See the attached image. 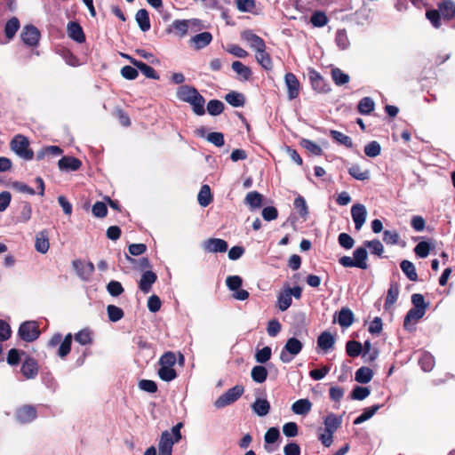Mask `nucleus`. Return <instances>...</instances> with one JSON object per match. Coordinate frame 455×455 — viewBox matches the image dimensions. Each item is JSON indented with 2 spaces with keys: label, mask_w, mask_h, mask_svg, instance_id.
<instances>
[{
  "label": "nucleus",
  "mask_w": 455,
  "mask_h": 455,
  "mask_svg": "<svg viewBox=\"0 0 455 455\" xmlns=\"http://www.w3.org/2000/svg\"><path fill=\"white\" fill-rule=\"evenodd\" d=\"M431 24L438 28L441 26L440 17L451 20L455 17V3L451 0H443L438 4V10H430L426 13Z\"/></svg>",
  "instance_id": "1"
},
{
  "label": "nucleus",
  "mask_w": 455,
  "mask_h": 455,
  "mask_svg": "<svg viewBox=\"0 0 455 455\" xmlns=\"http://www.w3.org/2000/svg\"><path fill=\"white\" fill-rule=\"evenodd\" d=\"M303 344L298 339H288L280 353L281 362L283 363H291L293 358L301 352Z\"/></svg>",
  "instance_id": "2"
},
{
  "label": "nucleus",
  "mask_w": 455,
  "mask_h": 455,
  "mask_svg": "<svg viewBox=\"0 0 455 455\" xmlns=\"http://www.w3.org/2000/svg\"><path fill=\"white\" fill-rule=\"evenodd\" d=\"M243 392L244 387L242 385H236L219 396L214 402V406L218 409H221L230 405L237 401L242 396Z\"/></svg>",
  "instance_id": "3"
},
{
  "label": "nucleus",
  "mask_w": 455,
  "mask_h": 455,
  "mask_svg": "<svg viewBox=\"0 0 455 455\" xmlns=\"http://www.w3.org/2000/svg\"><path fill=\"white\" fill-rule=\"evenodd\" d=\"M11 148L20 157L25 160L33 159L34 153L29 149V142L23 135H16L11 141Z\"/></svg>",
  "instance_id": "4"
},
{
  "label": "nucleus",
  "mask_w": 455,
  "mask_h": 455,
  "mask_svg": "<svg viewBox=\"0 0 455 455\" xmlns=\"http://www.w3.org/2000/svg\"><path fill=\"white\" fill-rule=\"evenodd\" d=\"M37 417L36 408L33 405H22L16 409L14 418L20 424H28Z\"/></svg>",
  "instance_id": "5"
},
{
  "label": "nucleus",
  "mask_w": 455,
  "mask_h": 455,
  "mask_svg": "<svg viewBox=\"0 0 455 455\" xmlns=\"http://www.w3.org/2000/svg\"><path fill=\"white\" fill-rule=\"evenodd\" d=\"M40 331L36 322L28 321L23 323L19 329V335L21 339L31 342L39 337Z\"/></svg>",
  "instance_id": "6"
},
{
  "label": "nucleus",
  "mask_w": 455,
  "mask_h": 455,
  "mask_svg": "<svg viewBox=\"0 0 455 455\" xmlns=\"http://www.w3.org/2000/svg\"><path fill=\"white\" fill-rule=\"evenodd\" d=\"M20 38L25 44L36 46L39 42L40 32L33 25H26L21 31Z\"/></svg>",
  "instance_id": "7"
},
{
  "label": "nucleus",
  "mask_w": 455,
  "mask_h": 455,
  "mask_svg": "<svg viewBox=\"0 0 455 455\" xmlns=\"http://www.w3.org/2000/svg\"><path fill=\"white\" fill-rule=\"evenodd\" d=\"M73 267L77 275L84 281H88L94 272V265L92 262L76 259L73 261Z\"/></svg>",
  "instance_id": "8"
},
{
  "label": "nucleus",
  "mask_w": 455,
  "mask_h": 455,
  "mask_svg": "<svg viewBox=\"0 0 455 455\" xmlns=\"http://www.w3.org/2000/svg\"><path fill=\"white\" fill-rule=\"evenodd\" d=\"M308 77L313 89L320 93L328 92L330 86L326 84L322 76L315 69H308Z\"/></svg>",
  "instance_id": "9"
},
{
  "label": "nucleus",
  "mask_w": 455,
  "mask_h": 455,
  "mask_svg": "<svg viewBox=\"0 0 455 455\" xmlns=\"http://www.w3.org/2000/svg\"><path fill=\"white\" fill-rule=\"evenodd\" d=\"M425 309L417 307L411 308L404 317L403 327L408 331H412L414 329V325L425 315Z\"/></svg>",
  "instance_id": "10"
},
{
  "label": "nucleus",
  "mask_w": 455,
  "mask_h": 455,
  "mask_svg": "<svg viewBox=\"0 0 455 455\" xmlns=\"http://www.w3.org/2000/svg\"><path fill=\"white\" fill-rule=\"evenodd\" d=\"M351 216L355 223V229L360 230L363 226L367 217V211L365 206L361 204H354L351 208Z\"/></svg>",
  "instance_id": "11"
},
{
  "label": "nucleus",
  "mask_w": 455,
  "mask_h": 455,
  "mask_svg": "<svg viewBox=\"0 0 455 455\" xmlns=\"http://www.w3.org/2000/svg\"><path fill=\"white\" fill-rule=\"evenodd\" d=\"M241 37L254 52L266 48L264 40L254 34L251 30H245L241 34Z\"/></svg>",
  "instance_id": "12"
},
{
  "label": "nucleus",
  "mask_w": 455,
  "mask_h": 455,
  "mask_svg": "<svg viewBox=\"0 0 455 455\" xmlns=\"http://www.w3.org/2000/svg\"><path fill=\"white\" fill-rule=\"evenodd\" d=\"M201 24L200 20L198 19H190V20H175L172 27L173 29L177 31L180 36H184L187 35L188 29L192 27H197Z\"/></svg>",
  "instance_id": "13"
},
{
  "label": "nucleus",
  "mask_w": 455,
  "mask_h": 455,
  "mask_svg": "<svg viewBox=\"0 0 455 455\" xmlns=\"http://www.w3.org/2000/svg\"><path fill=\"white\" fill-rule=\"evenodd\" d=\"M203 249L207 252H225L228 250V243L220 238H210L204 241Z\"/></svg>",
  "instance_id": "14"
},
{
  "label": "nucleus",
  "mask_w": 455,
  "mask_h": 455,
  "mask_svg": "<svg viewBox=\"0 0 455 455\" xmlns=\"http://www.w3.org/2000/svg\"><path fill=\"white\" fill-rule=\"evenodd\" d=\"M176 443L169 431H164L161 435L158 449V455H172L173 444Z\"/></svg>",
  "instance_id": "15"
},
{
  "label": "nucleus",
  "mask_w": 455,
  "mask_h": 455,
  "mask_svg": "<svg viewBox=\"0 0 455 455\" xmlns=\"http://www.w3.org/2000/svg\"><path fill=\"white\" fill-rule=\"evenodd\" d=\"M285 85L288 91L289 100H294L299 96L300 90V84L292 73H287L284 76Z\"/></svg>",
  "instance_id": "16"
},
{
  "label": "nucleus",
  "mask_w": 455,
  "mask_h": 455,
  "mask_svg": "<svg viewBox=\"0 0 455 455\" xmlns=\"http://www.w3.org/2000/svg\"><path fill=\"white\" fill-rule=\"evenodd\" d=\"M21 373L26 379H35L38 373V364L31 357H27L21 366Z\"/></svg>",
  "instance_id": "17"
},
{
  "label": "nucleus",
  "mask_w": 455,
  "mask_h": 455,
  "mask_svg": "<svg viewBox=\"0 0 455 455\" xmlns=\"http://www.w3.org/2000/svg\"><path fill=\"white\" fill-rule=\"evenodd\" d=\"M157 280V275L153 271L148 270L145 271L141 278L139 282V288L145 294L148 293L151 291L152 285Z\"/></svg>",
  "instance_id": "18"
},
{
  "label": "nucleus",
  "mask_w": 455,
  "mask_h": 455,
  "mask_svg": "<svg viewBox=\"0 0 455 455\" xmlns=\"http://www.w3.org/2000/svg\"><path fill=\"white\" fill-rule=\"evenodd\" d=\"M67 30L68 36L74 41L79 44L85 41V36L84 34L83 28L78 23L74 21L68 22Z\"/></svg>",
  "instance_id": "19"
},
{
  "label": "nucleus",
  "mask_w": 455,
  "mask_h": 455,
  "mask_svg": "<svg viewBox=\"0 0 455 455\" xmlns=\"http://www.w3.org/2000/svg\"><path fill=\"white\" fill-rule=\"evenodd\" d=\"M49 235L46 230L38 232L36 235L35 248L40 253H46L49 250Z\"/></svg>",
  "instance_id": "20"
},
{
  "label": "nucleus",
  "mask_w": 455,
  "mask_h": 455,
  "mask_svg": "<svg viewBox=\"0 0 455 455\" xmlns=\"http://www.w3.org/2000/svg\"><path fill=\"white\" fill-rule=\"evenodd\" d=\"M58 165L61 171H77L81 167L82 163L78 158L64 156L59 160Z\"/></svg>",
  "instance_id": "21"
},
{
  "label": "nucleus",
  "mask_w": 455,
  "mask_h": 455,
  "mask_svg": "<svg viewBox=\"0 0 455 455\" xmlns=\"http://www.w3.org/2000/svg\"><path fill=\"white\" fill-rule=\"evenodd\" d=\"M193 109V112L197 116H203L205 114L204 109V104L205 100L204 98L197 91L194 96L189 100L188 102Z\"/></svg>",
  "instance_id": "22"
},
{
  "label": "nucleus",
  "mask_w": 455,
  "mask_h": 455,
  "mask_svg": "<svg viewBox=\"0 0 455 455\" xmlns=\"http://www.w3.org/2000/svg\"><path fill=\"white\" fill-rule=\"evenodd\" d=\"M212 40V36L210 32H203L191 37L190 42L194 48L196 50L206 47Z\"/></svg>",
  "instance_id": "23"
},
{
  "label": "nucleus",
  "mask_w": 455,
  "mask_h": 455,
  "mask_svg": "<svg viewBox=\"0 0 455 455\" xmlns=\"http://www.w3.org/2000/svg\"><path fill=\"white\" fill-rule=\"evenodd\" d=\"M130 62L136 67L140 72L148 78L151 79H159V76L156 74V70L150 66L145 64L142 61L137 60L133 58H130Z\"/></svg>",
  "instance_id": "24"
},
{
  "label": "nucleus",
  "mask_w": 455,
  "mask_h": 455,
  "mask_svg": "<svg viewBox=\"0 0 455 455\" xmlns=\"http://www.w3.org/2000/svg\"><path fill=\"white\" fill-rule=\"evenodd\" d=\"M251 409L255 414L259 417H264L268 414L270 411V403L265 398H256L251 404Z\"/></svg>",
  "instance_id": "25"
},
{
  "label": "nucleus",
  "mask_w": 455,
  "mask_h": 455,
  "mask_svg": "<svg viewBox=\"0 0 455 455\" xmlns=\"http://www.w3.org/2000/svg\"><path fill=\"white\" fill-rule=\"evenodd\" d=\"M354 262L355 267H359L361 269H366L368 265L366 263L368 253L365 247H358L354 251Z\"/></svg>",
  "instance_id": "26"
},
{
  "label": "nucleus",
  "mask_w": 455,
  "mask_h": 455,
  "mask_svg": "<svg viewBox=\"0 0 455 455\" xmlns=\"http://www.w3.org/2000/svg\"><path fill=\"white\" fill-rule=\"evenodd\" d=\"M262 195L257 191L249 192L244 198L245 204H247L251 210L260 208L262 205Z\"/></svg>",
  "instance_id": "27"
},
{
  "label": "nucleus",
  "mask_w": 455,
  "mask_h": 455,
  "mask_svg": "<svg viewBox=\"0 0 455 455\" xmlns=\"http://www.w3.org/2000/svg\"><path fill=\"white\" fill-rule=\"evenodd\" d=\"M338 323L341 327L347 328L354 323V314L348 307H342L338 315Z\"/></svg>",
  "instance_id": "28"
},
{
  "label": "nucleus",
  "mask_w": 455,
  "mask_h": 455,
  "mask_svg": "<svg viewBox=\"0 0 455 455\" xmlns=\"http://www.w3.org/2000/svg\"><path fill=\"white\" fill-rule=\"evenodd\" d=\"M312 408V403L308 399H299L293 403L291 411L297 415H306Z\"/></svg>",
  "instance_id": "29"
},
{
  "label": "nucleus",
  "mask_w": 455,
  "mask_h": 455,
  "mask_svg": "<svg viewBox=\"0 0 455 455\" xmlns=\"http://www.w3.org/2000/svg\"><path fill=\"white\" fill-rule=\"evenodd\" d=\"M341 417H338L334 413L328 414L323 420L325 431L334 434L341 425Z\"/></svg>",
  "instance_id": "30"
},
{
  "label": "nucleus",
  "mask_w": 455,
  "mask_h": 455,
  "mask_svg": "<svg viewBox=\"0 0 455 455\" xmlns=\"http://www.w3.org/2000/svg\"><path fill=\"white\" fill-rule=\"evenodd\" d=\"M196 92L197 90L193 86L180 85L177 89L176 96L180 101L188 103Z\"/></svg>",
  "instance_id": "31"
},
{
  "label": "nucleus",
  "mask_w": 455,
  "mask_h": 455,
  "mask_svg": "<svg viewBox=\"0 0 455 455\" xmlns=\"http://www.w3.org/2000/svg\"><path fill=\"white\" fill-rule=\"evenodd\" d=\"M334 343L333 335L328 331H323L317 339V346L325 352L331 349Z\"/></svg>",
  "instance_id": "32"
},
{
  "label": "nucleus",
  "mask_w": 455,
  "mask_h": 455,
  "mask_svg": "<svg viewBox=\"0 0 455 455\" xmlns=\"http://www.w3.org/2000/svg\"><path fill=\"white\" fill-rule=\"evenodd\" d=\"M135 20L140 27V28L143 31H148L150 29V20L148 12L145 9H140L137 12L135 15Z\"/></svg>",
  "instance_id": "33"
},
{
  "label": "nucleus",
  "mask_w": 455,
  "mask_h": 455,
  "mask_svg": "<svg viewBox=\"0 0 455 455\" xmlns=\"http://www.w3.org/2000/svg\"><path fill=\"white\" fill-rule=\"evenodd\" d=\"M232 69L240 76V80L247 81L251 76V68L241 61H234L232 63Z\"/></svg>",
  "instance_id": "34"
},
{
  "label": "nucleus",
  "mask_w": 455,
  "mask_h": 455,
  "mask_svg": "<svg viewBox=\"0 0 455 455\" xmlns=\"http://www.w3.org/2000/svg\"><path fill=\"white\" fill-rule=\"evenodd\" d=\"M255 58L258 63L265 69L269 70L272 68V60L270 55L266 52V48H262L255 52Z\"/></svg>",
  "instance_id": "35"
},
{
  "label": "nucleus",
  "mask_w": 455,
  "mask_h": 455,
  "mask_svg": "<svg viewBox=\"0 0 455 455\" xmlns=\"http://www.w3.org/2000/svg\"><path fill=\"white\" fill-rule=\"evenodd\" d=\"M20 27V21L16 17H12L6 22L4 26V35L9 41L14 37Z\"/></svg>",
  "instance_id": "36"
},
{
  "label": "nucleus",
  "mask_w": 455,
  "mask_h": 455,
  "mask_svg": "<svg viewBox=\"0 0 455 455\" xmlns=\"http://www.w3.org/2000/svg\"><path fill=\"white\" fill-rule=\"evenodd\" d=\"M348 173L357 180H366L370 179L371 172L367 169H362L358 164H353L348 169Z\"/></svg>",
  "instance_id": "37"
},
{
  "label": "nucleus",
  "mask_w": 455,
  "mask_h": 455,
  "mask_svg": "<svg viewBox=\"0 0 455 455\" xmlns=\"http://www.w3.org/2000/svg\"><path fill=\"white\" fill-rule=\"evenodd\" d=\"M400 267L409 280L413 282L418 280V274L412 262L404 259L400 263Z\"/></svg>",
  "instance_id": "38"
},
{
  "label": "nucleus",
  "mask_w": 455,
  "mask_h": 455,
  "mask_svg": "<svg viewBox=\"0 0 455 455\" xmlns=\"http://www.w3.org/2000/svg\"><path fill=\"white\" fill-rule=\"evenodd\" d=\"M292 303V297L286 288H284L277 296V306L281 311L287 310Z\"/></svg>",
  "instance_id": "39"
},
{
  "label": "nucleus",
  "mask_w": 455,
  "mask_h": 455,
  "mask_svg": "<svg viewBox=\"0 0 455 455\" xmlns=\"http://www.w3.org/2000/svg\"><path fill=\"white\" fill-rule=\"evenodd\" d=\"M197 200H198V204L202 207H206L211 204V202L212 200V196L211 193V188L208 185H203L201 187V189L197 196Z\"/></svg>",
  "instance_id": "40"
},
{
  "label": "nucleus",
  "mask_w": 455,
  "mask_h": 455,
  "mask_svg": "<svg viewBox=\"0 0 455 455\" xmlns=\"http://www.w3.org/2000/svg\"><path fill=\"white\" fill-rule=\"evenodd\" d=\"M157 374L162 380L166 382H170L177 377V372L173 367L164 365H159Z\"/></svg>",
  "instance_id": "41"
},
{
  "label": "nucleus",
  "mask_w": 455,
  "mask_h": 455,
  "mask_svg": "<svg viewBox=\"0 0 455 455\" xmlns=\"http://www.w3.org/2000/svg\"><path fill=\"white\" fill-rule=\"evenodd\" d=\"M251 377L254 382L261 384L267 378V370L262 365H256L251 369Z\"/></svg>",
  "instance_id": "42"
},
{
  "label": "nucleus",
  "mask_w": 455,
  "mask_h": 455,
  "mask_svg": "<svg viewBox=\"0 0 455 455\" xmlns=\"http://www.w3.org/2000/svg\"><path fill=\"white\" fill-rule=\"evenodd\" d=\"M373 371L368 367H361L355 371V379L361 384H366L371 380Z\"/></svg>",
  "instance_id": "43"
},
{
  "label": "nucleus",
  "mask_w": 455,
  "mask_h": 455,
  "mask_svg": "<svg viewBox=\"0 0 455 455\" xmlns=\"http://www.w3.org/2000/svg\"><path fill=\"white\" fill-rule=\"evenodd\" d=\"M380 407L381 406L379 404H376V405L365 408L363 410V413L354 420V424L359 425V424H362L364 421L370 419L379 410Z\"/></svg>",
  "instance_id": "44"
},
{
  "label": "nucleus",
  "mask_w": 455,
  "mask_h": 455,
  "mask_svg": "<svg viewBox=\"0 0 455 455\" xmlns=\"http://www.w3.org/2000/svg\"><path fill=\"white\" fill-rule=\"evenodd\" d=\"M362 354L366 362H372L378 357L379 350L372 348L371 341L366 340L363 343Z\"/></svg>",
  "instance_id": "45"
},
{
  "label": "nucleus",
  "mask_w": 455,
  "mask_h": 455,
  "mask_svg": "<svg viewBox=\"0 0 455 455\" xmlns=\"http://www.w3.org/2000/svg\"><path fill=\"white\" fill-rule=\"evenodd\" d=\"M72 338H73L72 334L68 333L65 336L63 340L60 342L59 349L57 351V355L60 357L64 358L70 353Z\"/></svg>",
  "instance_id": "46"
},
{
  "label": "nucleus",
  "mask_w": 455,
  "mask_h": 455,
  "mask_svg": "<svg viewBox=\"0 0 455 455\" xmlns=\"http://www.w3.org/2000/svg\"><path fill=\"white\" fill-rule=\"evenodd\" d=\"M335 43L339 49L342 51L347 50L349 47L350 42L345 29H339L336 32Z\"/></svg>",
  "instance_id": "47"
},
{
  "label": "nucleus",
  "mask_w": 455,
  "mask_h": 455,
  "mask_svg": "<svg viewBox=\"0 0 455 455\" xmlns=\"http://www.w3.org/2000/svg\"><path fill=\"white\" fill-rule=\"evenodd\" d=\"M375 103L373 100L370 97L363 98L357 106L358 111L362 115H369L374 109Z\"/></svg>",
  "instance_id": "48"
},
{
  "label": "nucleus",
  "mask_w": 455,
  "mask_h": 455,
  "mask_svg": "<svg viewBox=\"0 0 455 455\" xmlns=\"http://www.w3.org/2000/svg\"><path fill=\"white\" fill-rule=\"evenodd\" d=\"M399 295V287L396 283H392L387 291L386 301H385V308H388L392 307L395 302L397 300Z\"/></svg>",
  "instance_id": "49"
},
{
  "label": "nucleus",
  "mask_w": 455,
  "mask_h": 455,
  "mask_svg": "<svg viewBox=\"0 0 455 455\" xmlns=\"http://www.w3.org/2000/svg\"><path fill=\"white\" fill-rule=\"evenodd\" d=\"M226 101L233 107L239 108L244 105V97L237 92H231L225 96Z\"/></svg>",
  "instance_id": "50"
},
{
  "label": "nucleus",
  "mask_w": 455,
  "mask_h": 455,
  "mask_svg": "<svg viewBox=\"0 0 455 455\" xmlns=\"http://www.w3.org/2000/svg\"><path fill=\"white\" fill-rule=\"evenodd\" d=\"M331 77L336 85H343L349 82V76L344 73L339 68H334L331 69Z\"/></svg>",
  "instance_id": "51"
},
{
  "label": "nucleus",
  "mask_w": 455,
  "mask_h": 455,
  "mask_svg": "<svg viewBox=\"0 0 455 455\" xmlns=\"http://www.w3.org/2000/svg\"><path fill=\"white\" fill-rule=\"evenodd\" d=\"M75 340L82 346L92 343V332L89 329H84L75 335Z\"/></svg>",
  "instance_id": "52"
},
{
  "label": "nucleus",
  "mask_w": 455,
  "mask_h": 455,
  "mask_svg": "<svg viewBox=\"0 0 455 455\" xmlns=\"http://www.w3.org/2000/svg\"><path fill=\"white\" fill-rule=\"evenodd\" d=\"M419 365L424 371H430L435 366V358L430 353H423L419 358Z\"/></svg>",
  "instance_id": "53"
},
{
  "label": "nucleus",
  "mask_w": 455,
  "mask_h": 455,
  "mask_svg": "<svg viewBox=\"0 0 455 455\" xmlns=\"http://www.w3.org/2000/svg\"><path fill=\"white\" fill-rule=\"evenodd\" d=\"M330 134H331V137L334 140L339 142V144L344 145L348 148H351L353 147V142H352L351 138L345 135L344 133H342L339 131L331 130L330 132Z\"/></svg>",
  "instance_id": "54"
},
{
  "label": "nucleus",
  "mask_w": 455,
  "mask_h": 455,
  "mask_svg": "<svg viewBox=\"0 0 455 455\" xmlns=\"http://www.w3.org/2000/svg\"><path fill=\"white\" fill-rule=\"evenodd\" d=\"M347 354L351 357H356L362 354L363 346L355 340H349L346 344Z\"/></svg>",
  "instance_id": "55"
},
{
  "label": "nucleus",
  "mask_w": 455,
  "mask_h": 455,
  "mask_svg": "<svg viewBox=\"0 0 455 455\" xmlns=\"http://www.w3.org/2000/svg\"><path fill=\"white\" fill-rule=\"evenodd\" d=\"M107 313L109 321L113 323H116L124 317L123 309L115 305H108L107 307Z\"/></svg>",
  "instance_id": "56"
},
{
  "label": "nucleus",
  "mask_w": 455,
  "mask_h": 455,
  "mask_svg": "<svg viewBox=\"0 0 455 455\" xmlns=\"http://www.w3.org/2000/svg\"><path fill=\"white\" fill-rule=\"evenodd\" d=\"M272 355V350L270 347H264L261 349H258L255 353V360L259 363H265L270 358Z\"/></svg>",
  "instance_id": "57"
},
{
  "label": "nucleus",
  "mask_w": 455,
  "mask_h": 455,
  "mask_svg": "<svg viewBox=\"0 0 455 455\" xmlns=\"http://www.w3.org/2000/svg\"><path fill=\"white\" fill-rule=\"evenodd\" d=\"M224 109V104L218 100H212L207 104V111L212 116H219Z\"/></svg>",
  "instance_id": "58"
},
{
  "label": "nucleus",
  "mask_w": 455,
  "mask_h": 455,
  "mask_svg": "<svg viewBox=\"0 0 455 455\" xmlns=\"http://www.w3.org/2000/svg\"><path fill=\"white\" fill-rule=\"evenodd\" d=\"M430 249H431L430 243L423 241V242H419L415 246L414 252L418 257L424 259L428 256V254L430 252Z\"/></svg>",
  "instance_id": "59"
},
{
  "label": "nucleus",
  "mask_w": 455,
  "mask_h": 455,
  "mask_svg": "<svg viewBox=\"0 0 455 455\" xmlns=\"http://www.w3.org/2000/svg\"><path fill=\"white\" fill-rule=\"evenodd\" d=\"M177 358L173 352L168 351L161 355L159 358V365L173 367L176 363Z\"/></svg>",
  "instance_id": "60"
},
{
  "label": "nucleus",
  "mask_w": 455,
  "mask_h": 455,
  "mask_svg": "<svg viewBox=\"0 0 455 455\" xmlns=\"http://www.w3.org/2000/svg\"><path fill=\"white\" fill-rule=\"evenodd\" d=\"M363 244L364 247H367L371 250L372 254L381 256L384 251V247L379 240L365 241Z\"/></svg>",
  "instance_id": "61"
},
{
  "label": "nucleus",
  "mask_w": 455,
  "mask_h": 455,
  "mask_svg": "<svg viewBox=\"0 0 455 455\" xmlns=\"http://www.w3.org/2000/svg\"><path fill=\"white\" fill-rule=\"evenodd\" d=\"M381 147L379 142L371 141L364 147V153L369 157H376L380 154Z\"/></svg>",
  "instance_id": "62"
},
{
  "label": "nucleus",
  "mask_w": 455,
  "mask_h": 455,
  "mask_svg": "<svg viewBox=\"0 0 455 455\" xmlns=\"http://www.w3.org/2000/svg\"><path fill=\"white\" fill-rule=\"evenodd\" d=\"M294 207L299 212V215L302 218L306 219V217L308 214V210H307V202L304 199V197L299 196L297 198H295V200H294Z\"/></svg>",
  "instance_id": "63"
},
{
  "label": "nucleus",
  "mask_w": 455,
  "mask_h": 455,
  "mask_svg": "<svg viewBox=\"0 0 455 455\" xmlns=\"http://www.w3.org/2000/svg\"><path fill=\"white\" fill-rule=\"evenodd\" d=\"M371 391L368 387L357 386L353 389L351 397L354 400L362 401L368 397Z\"/></svg>",
  "instance_id": "64"
}]
</instances>
